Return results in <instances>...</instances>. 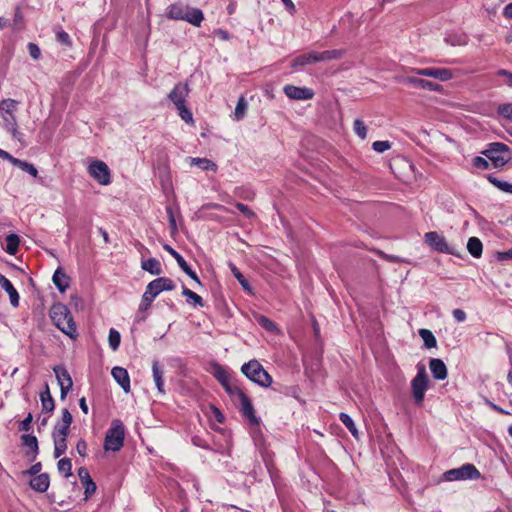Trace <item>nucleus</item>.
Masks as SVG:
<instances>
[{
  "instance_id": "obj_29",
  "label": "nucleus",
  "mask_w": 512,
  "mask_h": 512,
  "mask_svg": "<svg viewBox=\"0 0 512 512\" xmlns=\"http://www.w3.org/2000/svg\"><path fill=\"white\" fill-rule=\"evenodd\" d=\"M204 19L203 12L198 8H188L184 20L199 27Z\"/></svg>"
},
{
  "instance_id": "obj_19",
  "label": "nucleus",
  "mask_w": 512,
  "mask_h": 512,
  "mask_svg": "<svg viewBox=\"0 0 512 512\" xmlns=\"http://www.w3.org/2000/svg\"><path fill=\"white\" fill-rule=\"evenodd\" d=\"M156 295L153 294L148 288L146 287V290L144 294L142 295V300L138 309L137 314V321H145L146 315L144 314L151 306L153 300L155 299Z\"/></svg>"
},
{
  "instance_id": "obj_45",
  "label": "nucleus",
  "mask_w": 512,
  "mask_h": 512,
  "mask_svg": "<svg viewBox=\"0 0 512 512\" xmlns=\"http://www.w3.org/2000/svg\"><path fill=\"white\" fill-rule=\"evenodd\" d=\"M247 108H248V103L245 100V98L243 96H241L238 99V102H237V105H236V108L234 111L236 120H241L244 118Z\"/></svg>"
},
{
  "instance_id": "obj_55",
  "label": "nucleus",
  "mask_w": 512,
  "mask_h": 512,
  "mask_svg": "<svg viewBox=\"0 0 512 512\" xmlns=\"http://www.w3.org/2000/svg\"><path fill=\"white\" fill-rule=\"evenodd\" d=\"M235 207L247 218L251 219L255 217V213L246 205L241 202H237Z\"/></svg>"
},
{
  "instance_id": "obj_62",
  "label": "nucleus",
  "mask_w": 512,
  "mask_h": 512,
  "mask_svg": "<svg viewBox=\"0 0 512 512\" xmlns=\"http://www.w3.org/2000/svg\"><path fill=\"white\" fill-rule=\"evenodd\" d=\"M182 271L188 275L192 280H194L197 284L201 285V281L197 274L189 267V265H186Z\"/></svg>"
},
{
  "instance_id": "obj_21",
  "label": "nucleus",
  "mask_w": 512,
  "mask_h": 512,
  "mask_svg": "<svg viewBox=\"0 0 512 512\" xmlns=\"http://www.w3.org/2000/svg\"><path fill=\"white\" fill-rule=\"evenodd\" d=\"M49 485H50V477H49L48 473H41V474L35 475L30 480V487L39 493L46 492L47 489L49 488Z\"/></svg>"
},
{
  "instance_id": "obj_13",
  "label": "nucleus",
  "mask_w": 512,
  "mask_h": 512,
  "mask_svg": "<svg viewBox=\"0 0 512 512\" xmlns=\"http://www.w3.org/2000/svg\"><path fill=\"white\" fill-rule=\"evenodd\" d=\"M148 290L153 292L154 295H158L163 291H171L175 288V283L170 278L159 277L151 281L147 285Z\"/></svg>"
},
{
  "instance_id": "obj_48",
  "label": "nucleus",
  "mask_w": 512,
  "mask_h": 512,
  "mask_svg": "<svg viewBox=\"0 0 512 512\" xmlns=\"http://www.w3.org/2000/svg\"><path fill=\"white\" fill-rule=\"evenodd\" d=\"M163 248L176 260L177 264L179 265V267L181 269H183L186 265H188L187 262L185 261V259L175 249H173L170 245L165 244L163 246Z\"/></svg>"
},
{
  "instance_id": "obj_42",
  "label": "nucleus",
  "mask_w": 512,
  "mask_h": 512,
  "mask_svg": "<svg viewBox=\"0 0 512 512\" xmlns=\"http://www.w3.org/2000/svg\"><path fill=\"white\" fill-rule=\"evenodd\" d=\"M54 441V457L59 458L67 449V439L52 437Z\"/></svg>"
},
{
  "instance_id": "obj_35",
  "label": "nucleus",
  "mask_w": 512,
  "mask_h": 512,
  "mask_svg": "<svg viewBox=\"0 0 512 512\" xmlns=\"http://www.w3.org/2000/svg\"><path fill=\"white\" fill-rule=\"evenodd\" d=\"M229 267L231 269L232 274L238 280L239 284L245 291H251V286L249 281L244 277V275L239 271V269L232 263H229Z\"/></svg>"
},
{
  "instance_id": "obj_60",
  "label": "nucleus",
  "mask_w": 512,
  "mask_h": 512,
  "mask_svg": "<svg viewBox=\"0 0 512 512\" xmlns=\"http://www.w3.org/2000/svg\"><path fill=\"white\" fill-rule=\"evenodd\" d=\"M76 450L82 457L87 455V443L84 439H80L76 444Z\"/></svg>"
},
{
  "instance_id": "obj_50",
  "label": "nucleus",
  "mask_w": 512,
  "mask_h": 512,
  "mask_svg": "<svg viewBox=\"0 0 512 512\" xmlns=\"http://www.w3.org/2000/svg\"><path fill=\"white\" fill-rule=\"evenodd\" d=\"M354 132L361 138L365 139L367 136V127L360 119L354 121Z\"/></svg>"
},
{
  "instance_id": "obj_4",
  "label": "nucleus",
  "mask_w": 512,
  "mask_h": 512,
  "mask_svg": "<svg viewBox=\"0 0 512 512\" xmlns=\"http://www.w3.org/2000/svg\"><path fill=\"white\" fill-rule=\"evenodd\" d=\"M495 168L506 165L511 159V152L507 145L500 142L490 143L488 148L482 152Z\"/></svg>"
},
{
  "instance_id": "obj_58",
  "label": "nucleus",
  "mask_w": 512,
  "mask_h": 512,
  "mask_svg": "<svg viewBox=\"0 0 512 512\" xmlns=\"http://www.w3.org/2000/svg\"><path fill=\"white\" fill-rule=\"evenodd\" d=\"M69 430L70 428H60V426H55L52 432V437L67 439Z\"/></svg>"
},
{
  "instance_id": "obj_27",
  "label": "nucleus",
  "mask_w": 512,
  "mask_h": 512,
  "mask_svg": "<svg viewBox=\"0 0 512 512\" xmlns=\"http://www.w3.org/2000/svg\"><path fill=\"white\" fill-rule=\"evenodd\" d=\"M40 401L43 412L49 413L55 409V402L47 383L45 384V389L40 393Z\"/></svg>"
},
{
  "instance_id": "obj_39",
  "label": "nucleus",
  "mask_w": 512,
  "mask_h": 512,
  "mask_svg": "<svg viewBox=\"0 0 512 512\" xmlns=\"http://www.w3.org/2000/svg\"><path fill=\"white\" fill-rule=\"evenodd\" d=\"M182 295L184 297H186L188 301H191V303L194 306H199V307L204 306V301H203L202 297L199 296L198 294H196L195 292H193L192 290H190L186 287H183Z\"/></svg>"
},
{
  "instance_id": "obj_47",
  "label": "nucleus",
  "mask_w": 512,
  "mask_h": 512,
  "mask_svg": "<svg viewBox=\"0 0 512 512\" xmlns=\"http://www.w3.org/2000/svg\"><path fill=\"white\" fill-rule=\"evenodd\" d=\"M213 376L219 381V383L225 382V380L230 377L225 368L218 363L213 365Z\"/></svg>"
},
{
  "instance_id": "obj_44",
  "label": "nucleus",
  "mask_w": 512,
  "mask_h": 512,
  "mask_svg": "<svg viewBox=\"0 0 512 512\" xmlns=\"http://www.w3.org/2000/svg\"><path fill=\"white\" fill-rule=\"evenodd\" d=\"M256 321L262 328L269 332H274L277 330L276 324L271 319L264 315L256 316Z\"/></svg>"
},
{
  "instance_id": "obj_9",
  "label": "nucleus",
  "mask_w": 512,
  "mask_h": 512,
  "mask_svg": "<svg viewBox=\"0 0 512 512\" xmlns=\"http://www.w3.org/2000/svg\"><path fill=\"white\" fill-rule=\"evenodd\" d=\"M411 72L419 76L431 77L439 81H448L452 78L453 74L447 68H411Z\"/></svg>"
},
{
  "instance_id": "obj_64",
  "label": "nucleus",
  "mask_w": 512,
  "mask_h": 512,
  "mask_svg": "<svg viewBox=\"0 0 512 512\" xmlns=\"http://www.w3.org/2000/svg\"><path fill=\"white\" fill-rule=\"evenodd\" d=\"M452 314H453L454 319L457 322H464L466 320V313L462 309H459V308L454 309Z\"/></svg>"
},
{
  "instance_id": "obj_46",
  "label": "nucleus",
  "mask_w": 512,
  "mask_h": 512,
  "mask_svg": "<svg viewBox=\"0 0 512 512\" xmlns=\"http://www.w3.org/2000/svg\"><path fill=\"white\" fill-rule=\"evenodd\" d=\"M109 346L113 351H116L120 346L121 336L120 333L114 329L111 328L109 331L108 336Z\"/></svg>"
},
{
  "instance_id": "obj_8",
  "label": "nucleus",
  "mask_w": 512,
  "mask_h": 512,
  "mask_svg": "<svg viewBox=\"0 0 512 512\" xmlns=\"http://www.w3.org/2000/svg\"><path fill=\"white\" fill-rule=\"evenodd\" d=\"M88 173L101 185H108L111 182L110 169L101 160H94L88 167Z\"/></svg>"
},
{
  "instance_id": "obj_10",
  "label": "nucleus",
  "mask_w": 512,
  "mask_h": 512,
  "mask_svg": "<svg viewBox=\"0 0 512 512\" xmlns=\"http://www.w3.org/2000/svg\"><path fill=\"white\" fill-rule=\"evenodd\" d=\"M53 370L56 375L58 384L60 386V398L62 400H64L66 398L68 392L73 387L72 378H71L69 372L67 371V369L62 366H56V367H54Z\"/></svg>"
},
{
  "instance_id": "obj_54",
  "label": "nucleus",
  "mask_w": 512,
  "mask_h": 512,
  "mask_svg": "<svg viewBox=\"0 0 512 512\" xmlns=\"http://www.w3.org/2000/svg\"><path fill=\"white\" fill-rule=\"evenodd\" d=\"M372 147L376 152L383 153L391 148V143L389 141H375Z\"/></svg>"
},
{
  "instance_id": "obj_22",
  "label": "nucleus",
  "mask_w": 512,
  "mask_h": 512,
  "mask_svg": "<svg viewBox=\"0 0 512 512\" xmlns=\"http://www.w3.org/2000/svg\"><path fill=\"white\" fill-rule=\"evenodd\" d=\"M0 286L7 292L9 295L10 303L13 307L19 306V294L17 290L14 288L12 283L3 275L0 273Z\"/></svg>"
},
{
  "instance_id": "obj_24",
  "label": "nucleus",
  "mask_w": 512,
  "mask_h": 512,
  "mask_svg": "<svg viewBox=\"0 0 512 512\" xmlns=\"http://www.w3.org/2000/svg\"><path fill=\"white\" fill-rule=\"evenodd\" d=\"M4 127L14 139L21 141L22 134L18 130V123L14 114H2Z\"/></svg>"
},
{
  "instance_id": "obj_1",
  "label": "nucleus",
  "mask_w": 512,
  "mask_h": 512,
  "mask_svg": "<svg viewBox=\"0 0 512 512\" xmlns=\"http://www.w3.org/2000/svg\"><path fill=\"white\" fill-rule=\"evenodd\" d=\"M50 317L55 326L70 338L77 337V328L67 306L58 303L51 307Z\"/></svg>"
},
{
  "instance_id": "obj_33",
  "label": "nucleus",
  "mask_w": 512,
  "mask_h": 512,
  "mask_svg": "<svg viewBox=\"0 0 512 512\" xmlns=\"http://www.w3.org/2000/svg\"><path fill=\"white\" fill-rule=\"evenodd\" d=\"M191 161H192V164L198 166L203 171L216 172V170H217L216 163L207 158H192Z\"/></svg>"
},
{
  "instance_id": "obj_41",
  "label": "nucleus",
  "mask_w": 512,
  "mask_h": 512,
  "mask_svg": "<svg viewBox=\"0 0 512 512\" xmlns=\"http://www.w3.org/2000/svg\"><path fill=\"white\" fill-rule=\"evenodd\" d=\"M58 471L63 474L65 478H68L72 475V463L69 458H62L57 463Z\"/></svg>"
},
{
  "instance_id": "obj_28",
  "label": "nucleus",
  "mask_w": 512,
  "mask_h": 512,
  "mask_svg": "<svg viewBox=\"0 0 512 512\" xmlns=\"http://www.w3.org/2000/svg\"><path fill=\"white\" fill-rule=\"evenodd\" d=\"M187 7L182 4H171L166 9V16L172 20H184Z\"/></svg>"
},
{
  "instance_id": "obj_36",
  "label": "nucleus",
  "mask_w": 512,
  "mask_h": 512,
  "mask_svg": "<svg viewBox=\"0 0 512 512\" xmlns=\"http://www.w3.org/2000/svg\"><path fill=\"white\" fill-rule=\"evenodd\" d=\"M339 419L343 423V425L350 431V433L355 437L358 438V430L356 428V425L353 421V419L344 412H341L339 414Z\"/></svg>"
},
{
  "instance_id": "obj_3",
  "label": "nucleus",
  "mask_w": 512,
  "mask_h": 512,
  "mask_svg": "<svg viewBox=\"0 0 512 512\" xmlns=\"http://www.w3.org/2000/svg\"><path fill=\"white\" fill-rule=\"evenodd\" d=\"M124 438L125 429L123 423L119 419L113 420L105 435L104 450L119 451L123 447Z\"/></svg>"
},
{
  "instance_id": "obj_2",
  "label": "nucleus",
  "mask_w": 512,
  "mask_h": 512,
  "mask_svg": "<svg viewBox=\"0 0 512 512\" xmlns=\"http://www.w3.org/2000/svg\"><path fill=\"white\" fill-rule=\"evenodd\" d=\"M241 372L252 382L261 387H269L272 377L257 360H250L241 367Z\"/></svg>"
},
{
  "instance_id": "obj_59",
  "label": "nucleus",
  "mask_w": 512,
  "mask_h": 512,
  "mask_svg": "<svg viewBox=\"0 0 512 512\" xmlns=\"http://www.w3.org/2000/svg\"><path fill=\"white\" fill-rule=\"evenodd\" d=\"M473 165L476 168H479V169H482V170H486V169H488L490 167L489 162L486 159H484L483 157H480V156H476L473 159Z\"/></svg>"
},
{
  "instance_id": "obj_31",
  "label": "nucleus",
  "mask_w": 512,
  "mask_h": 512,
  "mask_svg": "<svg viewBox=\"0 0 512 512\" xmlns=\"http://www.w3.org/2000/svg\"><path fill=\"white\" fill-rule=\"evenodd\" d=\"M141 267L152 275L158 276L162 273L161 264L156 258H149L143 261Z\"/></svg>"
},
{
  "instance_id": "obj_30",
  "label": "nucleus",
  "mask_w": 512,
  "mask_h": 512,
  "mask_svg": "<svg viewBox=\"0 0 512 512\" xmlns=\"http://www.w3.org/2000/svg\"><path fill=\"white\" fill-rule=\"evenodd\" d=\"M467 250L474 258H480L483 251L482 242L477 237H471L467 242Z\"/></svg>"
},
{
  "instance_id": "obj_56",
  "label": "nucleus",
  "mask_w": 512,
  "mask_h": 512,
  "mask_svg": "<svg viewBox=\"0 0 512 512\" xmlns=\"http://www.w3.org/2000/svg\"><path fill=\"white\" fill-rule=\"evenodd\" d=\"M32 420H33L32 414L28 413V415L20 422L19 430L23 431V432L30 431Z\"/></svg>"
},
{
  "instance_id": "obj_38",
  "label": "nucleus",
  "mask_w": 512,
  "mask_h": 512,
  "mask_svg": "<svg viewBox=\"0 0 512 512\" xmlns=\"http://www.w3.org/2000/svg\"><path fill=\"white\" fill-rule=\"evenodd\" d=\"M419 335L422 338L425 347L427 348H434L437 345V340L433 333L428 329H420Z\"/></svg>"
},
{
  "instance_id": "obj_32",
  "label": "nucleus",
  "mask_w": 512,
  "mask_h": 512,
  "mask_svg": "<svg viewBox=\"0 0 512 512\" xmlns=\"http://www.w3.org/2000/svg\"><path fill=\"white\" fill-rule=\"evenodd\" d=\"M19 244V236L15 233H11L6 237L5 251L10 255H15L18 252Z\"/></svg>"
},
{
  "instance_id": "obj_6",
  "label": "nucleus",
  "mask_w": 512,
  "mask_h": 512,
  "mask_svg": "<svg viewBox=\"0 0 512 512\" xmlns=\"http://www.w3.org/2000/svg\"><path fill=\"white\" fill-rule=\"evenodd\" d=\"M428 387V376L425 367L419 368L418 373L411 381L412 395L417 405H421L424 400L425 391Z\"/></svg>"
},
{
  "instance_id": "obj_17",
  "label": "nucleus",
  "mask_w": 512,
  "mask_h": 512,
  "mask_svg": "<svg viewBox=\"0 0 512 512\" xmlns=\"http://www.w3.org/2000/svg\"><path fill=\"white\" fill-rule=\"evenodd\" d=\"M111 374L126 393L130 392V378L125 368L116 366L112 369Z\"/></svg>"
},
{
  "instance_id": "obj_16",
  "label": "nucleus",
  "mask_w": 512,
  "mask_h": 512,
  "mask_svg": "<svg viewBox=\"0 0 512 512\" xmlns=\"http://www.w3.org/2000/svg\"><path fill=\"white\" fill-rule=\"evenodd\" d=\"M318 62H322L320 52L310 51L308 53L301 54V55L297 56L295 59H293L291 66L293 68H295L298 66L315 64Z\"/></svg>"
},
{
  "instance_id": "obj_57",
  "label": "nucleus",
  "mask_w": 512,
  "mask_h": 512,
  "mask_svg": "<svg viewBox=\"0 0 512 512\" xmlns=\"http://www.w3.org/2000/svg\"><path fill=\"white\" fill-rule=\"evenodd\" d=\"M28 52H29V55L34 59V60H38L41 56V51H40V48L37 44L35 43H28Z\"/></svg>"
},
{
  "instance_id": "obj_63",
  "label": "nucleus",
  "mask_w": 512,
  "mask_h": 512,
  "mask_svg": "<svg viewBox=\"0 0 512 512\" xmlns=\"http://www.w3.org/2000/svg\"><path fill=\"white\" fill-rule=\"evenodd\" d=\"M498 76H503L506 78V84L510 87H512V72L506 70V69H500L497 71Z\"/></svg>"
},
{
  "instance_id": "obj_18",
  "label": "nucleus",
  "mask_w": 512,
  "mask_h": 512,
  "mask_svg": "<svg viewBox=\"0 0 512 512\" xmlns=\"http://www.w3.org/2000/svg\"><path fill=\"white\" fill-rule=\"evenodd\" d=\"M241 411L244 417L248 418L252 424H258V418L255 415V410L250 398L246 394H241Z\"/></svg>"
},
{
  "instance_id": "obj_49",
  "label": "nucleus",
  "mask_w": 512,
  "mask_h": 512,
  "mask_svg": "<svg viewBox=\"0 0 512 512\" xmlns=\"http://www.w3.org/2000/svg\"><path fill=\"white\" fill-rule=\"evenodd\" d=\"M499 116L512 122V103L500 104L497 108Z\"/></svg>"
},
{
  "instance_id": "obj_14",
  "label": "nucleus",
  "mask_w": 512,
  "mask_h": 512,
  "mask_svg": "<svg viewBox=\"0 0 512 512\" xmlns=\"http://www.w3.org/2000/svg\"><path fill=\"white\" fill-rule=\"evenodd\" d=\"M78 476H79L81 483L83 484V486L85 488L84 495H85V500H87L96 492V489H97L96 483L92 480L88 469L85 467H80L78 469Z\"/></svg>"
},
{
  "instance_id": "obj_43",
  "label": "nucleus",
  "mask_w": 512,
  "mask_h": 512,
  "mask_svg": "<svg viewBox=\"0 0 512 512\" xmlns=\"http://www.w3.org/2000/svg\"><path fill=\"white\" fill-rule=\"evenodd\" d=\"M487 178H488L490 183H492L494 186H496L500 190H502V191H504L506 193L512 194V184L511 183L499 180V179H497L496 177H494L492 175H488Z\"/></svg>"
},
{
  "instance_id": "obj_11",
  "label": "nucleus",
  "mask_w": 512,
  "mask_h": 512,
  "mask_svg": "<svg viewBox=\"0 0 512 512\" xmlns=\"http://www.w3.org/2000/svg\"><path fill=\"white\" fill-rule=\"evenodd\" d=\"M189 93L190 88L188 83L179 82L168 94V99L175 105L176 108H178L185 105Z\"/></svg>"
},
{
  "instance_id": "obj_52",
  "label": "nucleus",
  "mask_w": 512,
  "mask_h": 512,
  "mask_svg": "<svg viewBox=\"0 0 512 512\" xmlns=\"http://www.w3.org/2000/svg\"><path fill=\"white\" fill-rule=\"evenodd\" d=\"M176 109L178 110L179 116L182 120H184L186 123H193L192 112L186 107V105L180 106Z\"/></svg>"
},
{
  "instance_id": "obj_51",
  "label": "nucleus",
  "mask_w": 512,
  "mask_h": 512,
  "mask_svg": "<svg viewBox=\"0 0 512 512\" xmlns=\"http://www.w3.org/2000/svg\"><path fill=\"white\" fill-rule=\"evenodd\" d=\"M166 212L168 214V220H169V226H170V230H171V235L174 236L175 234H177L178 228H177L176 219H175L172 207L171 206H167L166 207Z\"/></svg>"
},
{
  "instance_id": "obj_25",
  "label": "nucleus",
  "mask_w": 512,
  "mask_h": 512,
  "mask_svg": "<svg viewBox=\"0 0 512 512\" xmlns=\"http://www.w3.org/2000/svg\"><path fill=\"white\" fill-rule=\"evenodd\" d=\"M152 376H153V380L155 382V385H156V388L158 390L159 393L161 394H165V388H164V380H163V376H164V370L163 368L160 366V363L158 360H154L153 361V364H152Z\"/></svg>"
},
{
  "instance_id": "obj_7",
  "label": "nucleus",
  "mask_w": 512,
  "mask_h": 512,
  "mask_svg": "<svg viewBox=\"0 0 512 512\" xmlns=\"http://www.w3.org/2000/svg\"><path fill=\"white\" fill-rule=\"evenodd\" d=\"M425 242L435 251L460 257L455 247L448 245L445 238L435 231L427 232Z\"/></svg>"
},
{
  "instance_id": "obj_5",
  "label": "nucleus",
  "mask_w": 512,
  "mask_h": 512,
  "mask_svg": "<svg viewBox=\"0 0 512 512\" xmlns=\"http://www.w3.org/2000/svg\"><path fill=\"white\" fill-rule=\"evenodd\" d=\"M480 476L479 470L470 463H466L459 468L450 469L443 474L446 481L475 480L479 479Z\"/></svg>"
},
{
  "instance_id": "obj_53",
  "label": "nucleus",
  "mask_w": 512,
  "mask_h": 512,
  "mask_svg": "<svg viewBox=\"0 0 512 512\" xmlns=\"http://www.w3.org/2000/svg\"><path fill=\"white\" fill-rule=\"evenodd\" d=\"M56 39L62 45H65V46H71L72 45V41L70 39L69 34L67 32H65V31H63V30L58 31L56 33Z\"/></svg>"
},
{
  "instance_id": "obj_40",
  "label": "nucleus",
  "mask_w": 512,
  "mask_h": 512,
  "mask_svg": "<svg viewBox=\"0 0 512 512\" xmlns=\"http://www.w3.org/2000/svg\"><path fill=\"white\" fill-rule=\"evenodd\" d=\"M321 60L324 61H330V60H337L341 59L345 55V50L343 49H333V50H327L320 52Z\"/></svg>"
},
{
  "instance_id": "obj_12",
  "label": "nucleus",
  "mask_w": 512,
  "mask_h": 512,
  "mask_svg": "<svg viewBox=\"0 0 512 512\" xmlns=\"http://www.w3.org/2000/svg\"><path fill=\"white\" fill-rule=\"evenodd\" d=\"M283 91L288 98L293 100H310L314 96L312 89L294 85L284 86Z\"/></svg>"
},
{
  "instance_id": "obj_26",
  "label": "nucleus",
  "mask_w": 512,
  "mask_h": 512,
  "mask_svg": "<svg viewBox=\"0 0 512 512\" xmlns=\"http://www.w3.org/2000/svg\"><path fill=\"white\" fill-rule=\"evenodd\" d=\"M52 281L61 293L69 287V277L60 267L54 272Z\"/></svg>"
},
{
  "instance_id": "obj_20",
  "label": "nucleus",
  "mask_w": 512,
  "mask_h": 512,
  "mask_svg": "<svg viewBox=\"0 0 512 512\" xmlns=\"http://www.w3.org/2000/svg\"><path fill=\"white\" fill-rule=\"evenodd\" d=\"M429 368L432 376L436 380H444L447 378V367L441 359L432 358L429 362Z\"/></svg>"
},
{
  "instance_id": "obj_15",
  "label": "nucleus",
  "mask_w": 512,
  "mask_h": 512,
  "mask_svg": "<svg viewBox=\"0 0 512 512\" xmlns=\"http://www.w3.org/2000/svg\"><path fill=\"white\" fill-rule=\"evenodd\" d=\"M400 81L405 84H410L416 88L426 89L429 91H440L442 88L441 85L435 82L416 77H402Z\"/></svg>"
},
{
  "instance_id": "obj_61",
  "label": "nucleus",
  "mask_w": 512,
  "mask_h": 512,
  "mask_svg": "<svg viewBox=\"0 0 512 512\" xmlns=\"http://www.w3.org/2000/svg\"><path fill=\"white\" fill-rule=\"evenodd\" d=\"M41 470H42V464H41V462H37V463L33 464L27 471H25L24 474L35 476V475L41 474L40 473Z\"/></svg>"
},
{
  "instance_id": "obj_37",
  "label": "nucleus",
  "mask_w": 512,
  "mask_h": 512,
  "mask_svg": "<svg viewBox=\"0 0 512 512\" xmlns=\"http://www.w3.org/2000/svg\"><path fill=\"white\" fill-rule=\"evenodd\" d=\"M19 102L17 100L8 98L0 101V111L2 114H14Z\"/></svg>"
},
{
  "instance_id": "obj_34",
  "label": "nucleus",
  "mask_w": 512,
  "mask_h": 512,
  "mask_svg": "<svg viewBox=\"0 0 512 512\" xmlns=\"http://www.w3.org/2000/svg\"><path fill=\"white\" fill-rule=\"evenodd\" d=\"M13 165L19 167L22 171L28 173L34 178L38 177V170L32 163L17 158L13 161Z\"/></svg>"
},
{
  "instance_id": "obj_23",
  "label": "nucleus",
  "mask_w": 512,
  "mask_h": 512,
  "mask_svg": "<svg viewBox=\"0 0 512 512\" xmlns=\"http://www.w3.org/2000/svg\"><path fill=\"white\" fill-rule=\"evenodd\" d=\"M21 442L23 446H26L29 448V451L27 452V455L29 456L31 454V461H34L39 454V446H38V440L36 436L31 434H23L21 436Z\"/></svg>"
}]
</instances>
